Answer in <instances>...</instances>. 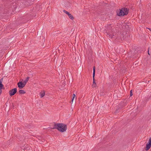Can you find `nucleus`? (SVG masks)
I'll return each instance as SVG.
<instances>
[{
	"label": "nucleus",
	"instance_id": "nucleus-28",
	"mask_svg": "<svg viewBox=\"0 0 151 151\" xmlns=\"http://www.w3.org/2000/svg\"><path fill=\"white\" fill-rule=\"evenodd\" d=\"M149 6L150 8V9H151V4H150V5H149Z\"/></svg>",
	"mask_w": 151,
	"mask_h": 151
},
{
	"label": "nucleus",
	"instance_id": "nucleus-23",
	"mask_svg": "<svg viewBox=\"0 0 151 151\" xmlns=\"http://www.w3.org/2000/svg\"><path fill=\"white\" fill-rule=\"evenodd\" d=\"M3 81V78H2L0 80V83H2V82Z\"/></svg>",
	"mask_w": 151,
	"mask_h": 151
},
{
	"label": "nucleus",
	"instance_id": "nucleus-19",
	"mask_svg": "<svg viewBox=\"0 0 151 151\" xmlns=\"http://www.w3.org/2000/svg\"><path fill=\"white\" fill-rule=\"evenodd\" d=\"M42 34V33H41L40 32H39V33L37 32V35L39 36H40V37H41V35Z\"/></svg>",
	"mask_w": 151,
	"mask_h": 151
},
{
	"label": "nucleus",
	"instance_id": "nucleus-10",
	"mask_svg": "<svg viewBox=\"0 0 151 151\" xmlns=\"http://www.w3.org/2000/svg\"><path fill=\"white\" fill-rule=\"evenodd\" d=\"M123 10L124 11V13L125 15H127L129 11V9L126 8H122Z\"/></svg>",
	"mask_w": 151,
	"mask_h": 151
},
{
	"label": "nucleus",
	"instance_id": "nucleus-30",
	"mask_svg": "<svg viewBox=\"0 0 151 151\" xmlns=\"http://www.w3.org/2000/svg\"><path fill=\"white\" fill-rule=\"evenodd\" d=\"M150 93H151V92H150ZM151 97V95L149 96V98L150 99Z\"/></svg>",
	"mask_w": 151,
	"mask_h": 151
},
{
	"label": "nucleus",
	"instance_id": "nucleus-16",
	"mask_svg": "<svg viewBox=\"0 0 151 151\" xmlns=\"http://www.w3.org/2000/svg\"><path fill=\"white\" fill-rule=\"evenodd\" d=\"M69 18L72 20H73L74 19V17L71 14H70L69 15H68Z\"/></svg>",
	"mask_w": 151,
	"mask_h": 151
},
{
	"label": "nucleus",
	"instance_id": "nucleus-27",
	"mask_svg": "<svg viewBox=\"0 0 151 151\" xmlns=\"http://www.w3.org/2000/svg\"><path fill=\"white\" fill-rule=\"evenodd\" d=\"M147 29H148L150 30L151 31V29H150V28H147Z\"/></svg>",
	"mask_w": 151,
	"mask_h": 151
},
{
	"label": "nucleus",
	"instance_id": "nucleus-26",
	"mask_svg": "<svg viewBox=\"0 0 151 151\" xmlns=\"http://www.w3.org/2000/svg\"><path fill=\"white\" fill-rule=\"evenodd\" d=\"M76 96V95L74 93L73 95V97H75Z\"/></svg>",
	"mask_w": 151,
	"mask_h": 151
},
{
	"label": "nucleus",
	"instance_id": "nucleus-13",
	"mask_svg": "<svg viewBox=\"0 0 151 151\" xmlns=\"http://www.w3.org/2000/svg\"><path fill=\"white\" fill-rule=\"evenodd\" d=\"M94 77H95V76H93V84H95V85H94V86H93V85H92V86L93 87H95L96 86V82H95V78H94Z\"/></svg>",
	"mask_w": 151,
	"mask_h": 151
},
{
	"label": "nucleus",
	"instance_id": "nucleus-25",
	"mask_svg": "<svg viewBox=\"0 0 151 151\" xmlns=\"http://www.w3.org/2000/svg\"><path fill=\"white\" fill-rule=\"evenodd\" d=\"M148 53L149 55H150V54L149 53V50L148 51Z\"/></svg>",
	"mask_w": 151,
	"mask_h": 151
},
{
	"label": "nucleus",
	"instance_id": "nucleus-1",
	"mask_svg": "<svg viewBox=\"0 0 151 151\" xmlns=\"http://www.w3.org/2000/svg\"><path fill=\"white\" fill-rule=\"evenodd\" d=\"M111 25V24H107L105 27L104 33L106 34L108 37L111 38H114L115 37L116 33Z\"/></svg>",
	"mask_w": 151,
	"mask_h": 151
},
{
	"label": "nucleus",
	"instance_id": "nucleus-12",
	"mask_svg": "<svg viewBox=\"0 0 151 151\" xmlns=\"http://www.w3.org/2000/svg\"><path fill=\"white\" fill-rule=\"evenodd\" d=\"M41 98H42L45 96V91H43L40 93Z\"/></svg>",
	"mask_w": 151,
	"mask_h": 151
},
{
	"label": "nucleus",
	"instance_id": "nucleus-21",
	"mask_svg": "<svg viewBox=\"0 0 151 151\" xmlns=\"http://www.w3.org/2000/svg\"><path fill=\"white\" fill-rule=\"evenodd\" d=\"M133 95L132 90H131L130 91V96H131Z\"/></svg>",
	"mask_w": 151,
	"mask_h": 151
},
{
	"label": "nucleus",
	"instance_id": "nucleus-3",
	"mask_svg": "<svg viewBox=\"0 0 151 151\" xmlns=\"http://www.w3.org/2000/svg\"><path fill=\"white\" fill-rule=\"evenodd\" d=\"M126 33H127L126 32H118L116 35L115 37L116 39L121 40H123L126 37Z\"/></svg>",
	"mask_w": 151,
	"mask_h": 151
},
{
	"label": "nucleus",
	"instance_id": "nucleus-18",
	"mask_svg": "<svg viewBox=\"0 0 151 151\" xmlns=\"http://www.w3.org/2000/svg\"><path fill=\"white\" fill-rule=\"evenodd\" d=\"M63 12L65 13L66 14L68 15H69V14H70V13L68 12H67V11H65V10H63Z\"/></svg>",
	"mask_w": 151,
	"mask_h": 151
},
{
	"label": "nucleus",
	"instance_id": "nucleus-8",
	"mask_svg": "<svg viewBox=\"0 0 151 151\" xmlns=\"http://www.w3.org/2000/svg\"><path fill=\"white\" fill-rule=\"evenodd\" d=\"M137 51L135 50H134V52L132 53V55L130 56V55L132 53V52H128V55H129L128 56V57L131 58V57H136V56L135 55L136 54H137Z\"/></svg>",
	"mask_w": 151,
	"mask_h": 151
},
{
	"label": "nucleus",
	"instance_id": "nucleus-24",
	"mask_svg": "<svg viewBox=\"0 0 151 151\" xmlns=\"http://www.w3.org/2000/svg\"><path fill=\"white\" fill-rule=\"evenodd\" d=\"M2 92V89H0V95H1V93Z\"/></svg>",
	"mask_w": 151,
	"mask_h": 151
},
{
	"label": "nucleus",
	"instance_id": "nucleus-17",
	"mask_svg": "<svg viewBox=\"0 0 151 151\" xmlns=\"http://www.w3.org/2000/svg\"><path fill=\"white\" fill-rule=\"evenodd\" d=\"M95 67L94 66L93 68V76H95Z\"/></svg>",
	"mask_w": 151,
	"mask_h": 151
},
{
	"label": "nucleus",
	"instance_id": "nucleus-20",
	"mask_svg": "<svg viewBox=\"0 0 151 151\" xmlns=\"http://www.w3.org/2000/svg\"><path fill=\"white\" fill-rule=\"evenodd\" d=\"M119 109H120L119 108V109H116V110L115 112V113H116V114L118 113L119 111Z\"/></svg>",
	"mask_w": 151,
	"mask_h": 151
},
{
	"label": "nucleus",
	"instance_id": "nucleus-32",
	"mask_svg": "<svg viewBox=\"0 0 151 151\" xmlns=\"http://www.w3.org/2000/svg\"><path fill=\"white\" fill-rule=\"evenodd\" d=\"M127 68H125L124 70H127Z\"/></svg>",
	"mask_w": 151,
	"mask_h": 151
},
{
	"label": "nucleus",
	"instance_id": "nucleus-5",
	"mask_svg": "<svg viewBox=\"0 0 151 151\" xmlns=\"http://www.w3.org/2000/svg\"><path fill=\"white\" fill-rule=\"evenodd\" d=\"M17 92V88H14L12 89L9 91V95L12 96L14 95Z\"/></svg>",
	"mask_w": 151,
	"mask_h": 151
},
{
	"label": "nucleus",
	"instance_id": "nucleus-9",
	"mask_svg": "<svg viewBox=\"0 0 151 151\" xmlns=\"http://www.w3.org/2000/svg\"><path fill=\"white\" fill-rule=\"evenodd\" d=\"M129 24L128 23L124 24V26L125 27L126 30L128 32H129V30L130 29V27H129L130 25H129Z\"/></svg>",
	"mask_w": 151,
	"mask_h": 151
},
{
	"label": "nucleus",
	"instance_id": "nucleus-15",
	"mask_svg": "<svg viewBox=\"0 0 151 151\" xmlns=\"http://www.w3.org/2000/svg\"><path fill=\"white\" fill-rule=\"evenodd\" d=\"M29 78V77H27L26 79L23 82L25 85L26 84L27 82H28Z\"/></svg>",
	"mask_w": 151,
	"mask_h": 151
},
{
	"label": "nucleus",
	"instance_id": "nucleus-29",
	"mask_svg": "<svg viewBox=\"0 0 151 151\" xmlns=\"http://www.w3.org/2000/svg\"><path fill=\"white\" fill-rule=\"evenodd\" d=\"M72 80L71 79H70V82H72Z\"/></svg>",
	"mask_w": 151,
	"mask_h": 151
},
{
	"label": "nucleus",
	"instance_id": "nucleus-14",
	"mask_svg": "<svg viewBox=\"0 0 151 151\" xmlns=\"http://www.w3.org/2000/svg\"><path fill=\"white\" fill-rule=\"evenodd\" d=\"M19 92L20 94H24L26 93L25 91L23 90H20L19 91Z\"/></svg>",
	"mask_w": 151,
	"mask_h": 151
},
{
	"label": "nucleus",
	"instance_id": "nucleus-7",
	"mask_svg": "<svg viewBox=\"0 0 151 151\" xmlns=\"http://www.w3.org/2000/svg\"><path fill=\"white\" fill-rule=\"evenodd\" d=\"M25 85H26L22 81H19L17 83L18 87L20 89H22L24 87Z\"/></svg>",
	"mask_w": 151,
	"mask_h": 151
},
{
	"label": "nucleus",
	"instance_id": "nucleus-4",
	"mask_svg": "<svg viewBox=\"0 0 151 151\" xmlns=\"http://www.w3.org/2000/svg\"><path fill=\"white\" fill-rule=\"evenodd\" d=\"M116 15L119 16H124L125 15L122 8V9H119V11L117 10V11H116Z\"/></svg>",
	"mask_w": 151,
	"mask_h": 151
},
{
	"label": "nucleus",
	"instance_id": "nucleus-6",
	"mask_svg": "<svg viewBox=\"0 0 151 151\" xmlns=\"http://www.w3.org/2000/svg\"><path fill=\"white\" fill-rule=\"evenodd\" d=\"M151 147V137L149 139L148 143L146 144L145 147V150H148Z\"/></svg>",
	"mask_w": 151,
	"mask_h": 151
},
{
	"label": "nucleus",
	"instance_id": "nucleus-31",
	"mask_svg": "<svg viewBox=\"0 0 151 151\" xmlns=\"http://www.w3.org/2000/svg\"><path fill=\"white\" fill-rule=\"evenodd\" d=\"M7 125V124H5V126H6Z\"/></svg>",
	"mask_w": 151,
	"mask_h": 151
},
{
	"label": "nucleus",
	"instance_id": "nucleus-2",
	"mask_svg": "<svg viewBox=\"0 0 151 151\" xmlns=\"http://www.w3.org/2000/svg\"><path fill=\"white\" fill-rule=\"evenodd\" d=\"M51 129H56L61 132H65L67 129V125L63 123H54L53 127L51 128Z\"/></svg>",
	"mask_w": 151,
	"mask_h": 151
},
{
	"label": "nucleus",
	"instance_id": "nucleus-11",
	"mask_svg": "<svg viewBox=\"0 0 151 151\" xmlns=\"http://www.w3.org/2000/svg\"><path fill=\"white\" fill-rule=\"evenodd\" d=\"M28 146L27 145L25 144L23 146H22L21 147L22 149L23 150H25L27 149L30 150V148L29 147H28Z\"/></svg>",
	"mask_w": 151,
	"mask_h": 151
},
{
	"label": "nucleus",
	"instance_id": "nucleus-22",
	"mask_svg": "<svg viewBox=\"0 0 151 151\" xmlns=\"http://www.w3.org/2000/svg\"><path fill=\"white\" fill-rule=\"evenodd\" d=\"M75 97H73L72 98V100L71 102H72V103H73V100H74V99L75 98Z\"/></svg>",
	"mask_w": 151,
	"mask_h": 151
}]
</instances>
